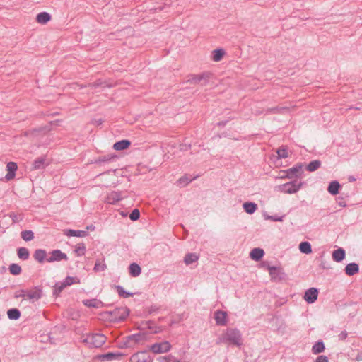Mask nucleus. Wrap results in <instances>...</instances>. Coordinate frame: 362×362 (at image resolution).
Listing matches in <instances>:
<instances>
[{
    "mask_svg": "<svg viewBox=\"0 0 362 362\" xmlns=\"http://www.w3.org/2000/svg\"><path fill=\"white\" fill-rule=\"evenodd\" d=\"M145 338V336L144 334L141 333H136L134 334H131L127 337V341L128 342H130L131 341H134L135 343H139L144 340Z\"/></svg>",
    "mask_w": 362,
    "mask_h": 362,
    "instance_id": "obj_36",
    "label": "nucleus"
},
{
    "mask_svg": "<svg viewBox=\"0 0 362 362\" xmlns=\"http://www.w3.org/2000/svg\"><path fill=\"white\" fill-rule=\"evenodd\" d=\"M21 237L25 241H31L34 239V233L30 230H25L21 232Z\"/></svg>",
    "mask_w": 362,
    "mask_h": 362,
    "instance_id": "obj_34",
    "label": "nucleus"
},
{
    "mask_svg": "<svg viewBox=\"0 0 362 362\" xmlns=\"http://www.w3.org/2000/svg\"><path fill=\"white\" fill-rule=\"evenodd\" d=\"M64 235L69 237H86L88 235V231L86 230H66L64 232Z\"/></svg>",
    "mask_w": 362,
    "mask_h": 362,
    "instance_id": "obj_19",
    "label": "nucleus"
},
{
    "mask_svg": "<svg viewBox=\"0 0 362 362\" xmlns=\"http://www.w3.org/2000/svg\"><path fill=\"white\" fill-rule=\"evenodd\" d=\"M86 250V245L83 243H81L76 245L74 252L77 255V256H82L85 255Z\"/></svg>",
    "mask_w": 362,
    "mask_h": 362,
    "instance_id": "obj_41",
    "label": "nucleus"
},
{
    "mask_svg": "<svg viewBox=\"0 0 362 362\" xmlns=\"http://www.w3.org/2000/svg\"><path fill=\"white\" fill-rule=\"evenodd\" d=\"M299 250L303 254H310L312 252V247L309 242H301L299 245Z\"/></svg>",
    "mask_w": 362,
    "mask_h": 362,
    "instance_id": "obj_29",
    "label": "nucleus"
},
{
    "mask_svg": "<svg viewBox=\"0 0 362 362\" xmlns=\"http://www.w3.org/2000/svg\"><path fill=\"white\" fill-rule=\"evenodd\" d=\"M228 122V121H222V122H218V125L219 126H225L226 124V123Z\"/></svg>",
    "mask_w": 362,
    "mask_h": 362,
    "instance_id": "obj_60",
    "label": "nucleus"
},
{
    "mask_svg": "<svg viewBox=\"0 0 362 362\" xmlns=\"http://www.w3.org/2000/svg\"><path fill=\"white\" fill-rule=\"evenodd\" d=\"M190 148V144H181L180 145V150L181 151H187Z\"/></svg>",
    "mask_w": 362,
    "mask_h": 362,
    "instance_id": "obj_57",
    "label": "nucleus"
},
{
    "mask_svg": "<svg viewBox=\"0 0 362 362\" xmlns=\"http://www.w3.org/2000/svg\"><path fill=\"white\" fill-rule=\"evenodd\" d=\"M122 356V354H121L119 352H117V353L109 352V353H107V354L103 355V357L108 361H110V360L115 359L118 357H120Z\"/></svg>",
    "mask_w": 362,
    "mask_h": 362,
    "instance_id": "obj_44",
    "label": "nucleus"
},
{
    "mask_svg": "<svg viewBox=\"0 0 362 362\" xmlns=\"http://www.w3.org/2000/svg\"><path fill=\"white\" fill-rule=\"evenodd\" d=\"M140 217V211L137 209H134L129 214V218L132 221H137Z\"/></svg>",
    "mask_w": 362,
    "mask_h": 362,
    "instance_id": "obj_47",
    "label": "nucleus"
},
{
    "mask_svg": "<svg viewBox=\"0 0 362 362\" xmlns=\"http://www.w3.org/2000/svg\"><path fill=\"white\" fill-rule=\"evenodd\" d=\"M47 255L45 250L37 249L33 254V258L39 263L42 264L45 260L47 261Z\"/></svg>",
    "mask_w": 362,
    "mask_h": 362,
    "instance_id": "obj_16",
    "label": "nucleus"
},
{
    "mask_svg": "<svg viewBox=\"0 0 362 362\" xmlns=\"http://www.w3.org/2000/svg\"><path fill=\"white\" fill-rule=\"evenodd\" d=\"M117 159L116 156L107 155L101 158H99L95 161V163L98 164L100 168H105V164H110Z\"/></svg>",
    "mask_w": 362,
    "mask_h": 362,
    "instance_id": "obj_14",
    "label": "nucleus"
},
{
    "mask_svg": "<svg viewBox=\"0 0 362 362\" xmlns=\"http://www.w3.org/2000/svg\"><path fill=\"white\" fill-rule=\"evenodd\" d=\"M225 54V51L223 49H216L213 52V60L219 62Z\"/></svg>",
    "mask_w": 362,
    "mask_h": 362,
    "instance_id": "obj_40",
    "label": "nucleus"
},
{
    "mask_svg": "<svg viewBox=\"0 0 362 362\" xmlns=\"http://www.w3.org/2000/svg\"><path fill=\"white\" fill-rule=\"evenodd\" d=\"M132 358L134 362H153V358L147 351L139 352Z\"/></svg>",
    "mask_w": 362,
    "mask_h": 362,
    "instance_id": "obj_12",
    "label": "nucleus"
},
{
    "mask_svg": "<svg viewBox=\"0 0 362 362\" xmlns=\"http://www.w3.org/2000/svg\"><path fill=\"white\" fill-rule=\"evenodd\" d=\"M106 337L102 334L95 333L88 335L84 342L90 344L91 347L99 348L102 346L106 341Z\"/></svg>",
    "mask_w": 362,
    "mask_h": 362,
    "instance_id": "obj_2",
    "label": "nucleus"
},
{
    "mask_svg": "<svg viewBox=\"0 0 362 362\" xmlns=\"http://www.w3.org/2000/svg\"><path fill=\"white\" fill-rule=\"evenodd\" d=\"M315 362H329V359L327 356L321 355L316 358Z\"/></svg>",
    "mask_w": 362,
    "mask_h": 362,
    "instance_id": "obj_53",
    "label": "nucleus"
},
{
    "mask_svg": "<svg viewBox=\"0 0 362 362\" xmlns=\"http://www.w3.org/2000/svg\"><path fill=\"white\" fill-rule=\"evenodd\" d=\"M345 272L348 276H354L359 271V267L356 263H349L345 267Z\"/></svg>",
    "mask_w": 362,
    "mask_h": 362,
    "instance_id": "obj_21",
    "label": "nucleus"
},
{
    "mask_svg": "<svg viewBox=\"0 0 362 362\" xmlns=\"http://www.w3.org/2000/svg\"><path fill=\"white\" fill-rule=\"evenodd\" d=\"M344 258H345V250L343 248L339 247V248H338V249H337V250L333 251V252H332V259L335 262H340Z\"/></svg>",
    "mask_w": 362,
    "mask_h": 362,
    "instance_id": "obj_22",
    "label": "nucleus"
},
{
    "mask_svg": "<svg viewBox=\"0 0 362 362\" xmlns=\"http://www.w3.org/2000/svg\"><path fill=\"white\" fill-rule=\"evenodd\" d=\"M115 289L117 290L118 295L122 298H129L133 296L134 293L125 291L124 288L119 285L115 286Z\"/></svg>",
    "mask_w": 362,
    "mask_h": 362,
    "instance_id": "obj_33",
    "label": "nucleus"
},
{
    "mask_svg": "<svg viewBox=\"0 0 362 362\" xmlns=\"http://www.w3.org/2000/svg\"><path fill=\"white\" fill-rule=\"evenodd\" d=\"M199 259L198 255L196 253H188L185 255L184 258V262L189 265L197 262Z\"/></svg>",
    "mask_w": 362,
    "mask_h": 362,
    "instance_id": "obj_32",
    "label": "nucleus"
},
{
    "mask_svg": "<svg viewBox=\"0 0 362 362\" xmlns=\"http://www.w3.org/2000/svg\"><path fill=\"white\" fill-rule=\"evenodd\" d=\"M340 187L341 185L338 181H332L327 187V191L332 195H337L339 192Z\"/></svg>",
    "mask_w": 362,
    "mask_h": 362,
    "instance_id": "obj_23",
    "label": "nucleus"
},
{
    "mask_svg": "<svg viewBox=\"0 0 362 362\" xmlns=\"http://www.w3.org/2000/svg\"><path fill=\"white\" fill-rule=\"evenodd\" d=\"M26 291L25 290H21L19 291V293H16L15 294V298H25L26 297Z\"/></svg>",
    "mask_w": 362,
    "mask_h": 362,
    "instance_id": "obj_54",
    "label": "nucleus"
},
{
    "mask_svg": "<svg viewBox=\"0 0 362 362\" xmlns=\"http://www.w3.org/2000/svg\"><path fill=\"white\" fill-rule=\"evenodd\" d=\"M277 111H278V107H274V108H272V109H268L267 110V112H276Z\"/></svg>",
    "mask_w": 362,
    "mask_h": 362,
    "instance_id": "obj_59",
    "label": "nucleus"
},
{
    "mask_svg": "<svg viewBox=\"0 0 362 362\" xmlns=\"http://www.w3.org/2000/svg\"><path fill=\"white\" fill-rule=\"evenodd\" d=\"M65 288L66 286H64L63 282L56 283L54 289V294L58 296Z\"/></svg>",
    "mask_w": 362,
    "mask_h": 362,
    "instance_id": "obj_45",
    "label": "nucleus"
},
{
    "mask_svg": "<svg viewBox=\"0 0 362 362\" xmlns=\"http://www.w3.org/2000/svg\"><path fill=\"white\" fill-rule=\"evenodd\" d=\"M284 216H267L266 219L267 220H272L273 221H283Z\"/></svg>",
    "mask_w": 362,
    "mask_h": 362,
    "instance_id": "obj_50",
    "label": "nucleus"
},
{
    "mask_svg": "<svg viewBox=\"0 0 362 362\" xmlns=\"http://www.w3.org/2000/svg\"><path fill=\"white\" fill-rule=\"evenodd\" d=\"M17 164L14 162H9L6 165V170L8 171L5 176L6 180H11L14 178L16 171L17 170Z\"/></svg>",
    "mask_w": 362,
    "mask_h": 362,
    "instance_id": "obj_15",
    "label": "nucleus"
},
{
    "mask_svg": "<svg viewBox=\"0 0 362 362\" xmlns=\"http://www.w3.org/2000/svg\"><path fill=\"white\" fill-rule=\"evenodd\" d=\"M321 165V162L318 160H314L309 163L306 170L309 172H313L317 170Z\"/></svg>",
    "mask_w": 362,
    "mask_h": 362,
    "instance_id": "obj_38",
    "label": "nucleus"
},
{
    "mask_svg": "<svg viewBox=\"0 0 362 362\" xmlns=\"http://www.w3.org/2000/svg\"><path fill=\"white\" fill-rule=\"evenodd\" d=\"M171 345L168 341L156 343L151 347V350L155 354L166 353L170 350Z\"/></svg>",
    "mask_w": 362,
    "mask_h": 362,
    "instance_id": "obj_8",
    "label": "nucleus"
},
{
    "mask_svg": "<svg viewBox=\"0 0 362 362\" xmlns=\"http://www.w3.org/2000/svg\"><path fill=\"white\" fill-rule=\"evenodd\" d=\"M301 182L293 180L279 185V189L281 192L286 194H294L301 188Z\"/></svg>",
    "mask_w": 362,
    "mask_h": 362,
    "instance_id": "obj_4",
    "label": "nucleus"
},
{
    "mask_svg": "<svg viewBox=\"0 0 362 362\" xmlns=\"http://www.w3.org/2000/svg\"><path fill=\"white\" fill-rule=\"evenodd\" d=\"M211 76L210 72H203L201 74L191 75L189 79L186 81L190 84H199L201 86H206Z\"/></svg>",
    "mask_w": 362,
    "mask_h": 362,
    "instance_id": "obj_3",
    "label": "nucleus"
},
{
    "mask_svg": "<svg viewBox=\"0 0 362 362\" xmlns=\"http://www.w3.org/2000/svg\"><path fill=\"white\" fill-rule=\"evenodd\" d=\"M10 217L11 218L13 223H18L23 218V214H16L14 213H11L10 214Z\"/></svg>",
    "mask_w": 362,
    "mask_h": 362,
    "instance_id": "obj_49",
    "label": "nucleus"
},
{
    "mask_svg": "<svg viewBox=\"0 0 362 362\" xmlns=\"http://www.w3.org/2000/svg\"><path fill=\"white\" fill-rule=\"evenodd\" d=\"M347 336H348V333H347L346 331H343V332H341L338 335L339 339L340 340H342V341L345 340V339L347 338Z\"/></svg>",
    "mask_w": 362,
    "mask_h": 362,
    "instance_id": "obj_55",
    "label": "nucleus"
},
{
    "mask_svg": "<svg viewBox=\"0 0 362 362\" xmlns=\"http://www.w3.org/2000/svg\"><path fill=\"white\" fill-rule=\"evenodd\" d=\"M111 170H114V169H112V168H108V169H107V171H108V172H110V171H111Z\"/></svg>",
    "mask_w": 362,
    "mask_h": 362,
    "instance_id": "obj_63",
    "label": "nucleus"
},
{
    "mask_svg": "<svg viewBox=\"0 0 362 362\" xmlns=\"http://www.w3.org/2000/svg\"><path fill=\"white\" fill-rule=\"evenodd\" d=\"M10 320H18L21 317V312L17 308H11L7 311Z\"/></svg>",
    "mask_w": 362,
    "mask_h": 362,
    "instance_id": "obj_35",
    "label": "nucleus"
},
{
    "mask_svg": "<svg viewBox=\"0 0 362 362\" xmlns=\"http://www.w3.org/2000/svg\"><path fill=\"white\" fill-rule=\"evenodd\" d=\"M356 361L358 362L362 361V351L358 353L357 356H356Z\"/></svg>",
    "mask_w": 362,
    "mask_h": 362,
    "instance_id": "obj_58",
    "label": "nucleus"
},
{
    "mask_svg": "<svg viewBox=\"0 0 362 362\" xmlns=\"http://www.w3.org/2000/svg\"><path fill=\"white\" fill-rule=\"evenodd\" d=\"M302 168H303V164L298 163L293 167L284 171L285 175H282V177H286V178H289V179H292L293 177H297L300 175Z\"/></svg>",
    "mask_w": 362,
    "mask_h": 362,
    "instance_id": "obj_7",
    "label": "nucleus"
},
{
    "mask_svg": "<svg viewBox=\"0 0 362 362\" xmlns=\"http://www.w3.org/2000/svg\"><path fill=\"white\" fill-rule=\"evenodd\" d=\"M156 10L161 11V10L163 9V8H161V7H158V8H156Z\"/></svg>",
    "mask_w": 362,
    "mask_h": 362,
    "instance_id": "obj_64",
    "label": "nucleus"
},
{
    "mask_svg": "<svg viewBox=\"0 0 362 362\" xmlns=\"http://www.w3.org/2000/svg\"><path fill=\"white\" fill-rule=\"evenodd\" d=\"M129 310L127 307L117 308L114 310L109 312L112 316L111 320L114 322H120L124 320L129 315Z\"/></svg>",
    "mask_w": 362,
    "mask_h": 362,
    "instance_id": "obj_5",
    "label": "nucleus"
},
{
    "mask_svg": "<svg viewBox=\"0 0 362 362\" xmlns=\"http://www.w3.org/2000/svg\"><path fill=\"white\" fill-rule=\"evenodd\" d=\"M51 20V15L47 12H41L36 16V21L38 23L45 25Z\"/></svg>",
    "mask_w": 362,
    "mask_h": 362,
    "instance_id": "obj_24",
    "label": "nucleus"
},
{
    "mask_svg": "<svg viewBox=\"0 0 362 362\" xmlns=\"http://www.w3.org/2000/svg\"><path fill=\"white\" fill-rule=\"evenodd\" d=\"M45 160V157L37 158L33 163V168L35 170L43 169L47 165Z\"/></svg>",
    "mask_w": 362,
    "mask_h": 362,
    "instance_id": "obj_27",
    "label": "nucleus"
},
{
    "mask_svg": "<svg viewBox=\"0 0 362 362\" xmlns=\"http://www.w3.org/2000/svg\"><path fill=\"white\" fill-rule=\"evenodd\" d=\"M83 304L88 308H100L103 306V303L98 299H86L83 300Z\"/></svg>",
    "mask_w": 362,
    "mask_h": 362,
    "instance_id": "obj_18",
    "label": "nucleus"
},
{
    "mask_svg": "<svg viewBox=\"0 0 362 362\" xmlns=\"http://www.w3.org/2000/svg\"><path fill=\"white\" fill-rule=\"evenodd\" d=\"M225 344L228 346L240 347L243 339L240 331L237 328H227L218 338L216 344Z\"/></svg>",
    "mask_w": 362,
    "mask_h": 362,
    "instance_id": "obj_1",
    "label": "nucleus"
},
{
    "mask_svg": "<svg viewBox=\"0 0 362 362\" xmlns=\"http://www.w3.org/2000/svg\"><path fill=\"white\" fill-rule=\"evenodd\" d=\"M160 309V306H158L156 305H152L149 309H148V313L150 314H152L153 313H156L158 312L159 310Z\"/></svg>",
    "mask_w": 362,
    "mask_h": 362,
    "instance_id": "obj_52",
    "label": "nucleus"
},
{
    "mask_svg": "<svg viewBox=\"0 0 362 362\" xmlns=\"http://www.w3.org/2000/svg\"><path fill=\"white\" fill-rule=\"evenodd\" d=\"M131 145V142L129 140H121L114 144L113 148L117 151H122L129 148Z\"/></svg>",
    "mask_w": 362,
    "mask_h": 362,
    "instance_id": "obj_25",
    "label": "nucleus"
},
{
    "mask_svg": "<svg viewBox=\"0 0 362 362\" xmlns=\"http://www.w3.org/2000/svg\"><path fill=\"white\" fill-rule=\"evenodd\" d=\"M267 269L272 280L280 281L284 279L285 274L281 272V268L269 266Z\"/></svg>",
    "mask_w": 362,
    "mask_h": 362,
    "instance_id": "obj_10",
    "label": "nucleus"
},
{
    "mask_svg": "<svg viewBox=\"0 0 362 362\" xmlns=\"http://www.w3.org/2000/svg\"><path fill=\"white\" fill-rule=\"evenodd\" d=\"M26 297L30 300H39L42 296V290L35 287L33 290L26 291Z\"/></svg>",
    "mask_w": 362,
    "mask_h": 362,
    "instance_id": "obj_17",
    "label": "nucleus"
},
{
    "mask_svg": "<svg viewBox=\"0 0 362 362\" xmlns=\"http://www.w3.org/2000/svg\"><path fill=\"white\" fill-rule=\"evenodd\" d=\"M288 147L282 146L276 150V153L279 158H286L288 157Z\"/></svg>",
    "mask_w": 362,
    "mask_h": 362,
    "instance_id": "obj_37",
    "label": "nucleus"
},
{
    "mask_svg": "<svg viewBox=\"0 0 362 362\" xmlns=\"http://www.w3.org/2000/svg\"><path fill=\"white\" fill-rule=\"evenodd\" d=\"M158 361L160 362H177V359L175 358L174 356L169 355L167 356L160 357L158 358Z\"/></svg>",
    "mask_w": 362,
    "mask_h": 362,
    "instance_id": "obj_48",
    "label": "nucleus"
},
{
    "mask_svg": "<svg viewBox=\"0 0 362 362\" xmlns=\"http://www.w3.org/2000/svg\"><path fill=\"white\" fill-rule=\"evenodd\" d=\"M243 209L249 214H253L257 209V205L254 202H245L243 204Z\"/></svg>",
    "mask_w": 362,
    "mask_h": 362,
    "instance_id": "obj_31",
    "label": "nucleus"
},
{
    "mask_svg": "<svg viewBox=\"0 0 362 362\" xmlns=\"http://www.w3.org/2000/svg\"><path fill=\"white\" fill-rule=\"evenodd\" d=\"M264 255V250L257 247L251 250L250 256L252 259L259 261L263 257Z\"/></svg>",
    "mask_w": 362,
    "mask_h": 362,
    "instance_id": "obj_20",
    "label": "nucleus"
},
{
    "mask_svg": "<svg viewBox=\"0 0 362 362\" xmlns=\"http://www.w3.org/2000/svg\"><path fill=\"white\" fill-rule=\"evenodd\" d=\"M214 318L216 324L218 326H224L227 324V313L225 311L218 310L214 313Z\"/></svg>",
    "mask_w": 362,
    "mask_h": 362,
    "instance_id": "obj_11",
    "label": "nucleus"
},
{
    "mask_svg": "<svg viewBox=\"0 0 362 362\" xmlns=\"http://www.w3.org/2000/svg\"><path fill=\"white\" fill-rule=\"evenodd\" d=\"M338 204L339 206H342V207H345L346 206V202L344 200L343 198L341 197H339L338 198V201H337Z\"/></svg>",
    "mask_w": 362,
    "mask_h": 362,
    "instance_id": "obj_56",
    "label": "nucleus"
},
{
    "mask_svg": "<svg viewBox=\"0 0 362 362\" xmlns=\"http://www.w3.org/2000/svg\"><path fill=\"white\" fill-rule=\"evenodd\" d=\"M64 284V286H71L72 284H80V279L78 278V277H73V276H67L66 277V279H64V281H62Z\"/></svg>",
    "mask_w": 362,
    "mask_h": 362,
    "instance_id": "obj_42",
    "label": "nucleus"
},
{
    "mask_svg": "<svg viewBox=\"0 0 362 362\" xmlns=\"http://www.w3.org/2000/svg\"><path fill=\"white\" fill-rule=\"evenodd\" d=\"M17 255L22 260H27L30 257L29 250L26 247H19L17 250Z\"/></svg>",
    "mask_w": 362,
    "mask_h": 362,
    "instance_id": "obj_28",
    "label": "nucleus"
},
{
    "mask_svg": "<svg viewBox=\"0 0 362 362\" xmlns=\"http://www.w3.org/2000/svg\"><path fill=\"white\" fill-rule=\"evenodd\" d=\"M103 84V82L101 80H97L96 81H95L93 83H88V86L91 87L93 88H96L99 86H102Z\"/></svg>",
    "mask_w": 362,
    "mask_h": 362,
    "instance_id": "obj_51",
    "label": "nucleus"
},
{
    "mask_svg": "<svg viewBox=\"0 0 362 362\" xmlns=\"http://www.w3.org/2000/svg\"><path fill=\"white\" fill-rule=\"evenodd\" d=\"M122 199L120 192H111L105 197V202L110 204H115L117 202Z\"/></svg>",
    "mask_w": 362,
    "mask_h": 362,
    "instance_id": "obj_13",
    "label": "nucleus"
},
{
    "mask_svg": "<svg viewBox=\"0 0 362 362\" xmlns=\"http://www.w3.org/2000/svg\"><path fill=\"white\" fill-rule=\"evenodd\" d=\"M94 228H95L94 226H88L86 228H87V230H93Z\"/></svg>",
    "mask_w": 362,
    "mask_h": 362,
    "instance_id": "obj_61",
    "label": "nucleus"
},
{
    "mask_svg": "<svg viewBox=\"0 0 362 362\" xmlns=\"http://www.w3.org/2000/svg\"><path fill=\"white\" fill-rule=\"evenodd\" d=\"M106 268H107V266L104 262H100L99 260H97L95 264L93 270L96 272H103V271L105 270Z\"/></svg>",
    "mask_w": 362,
    "mask_h": 362,
    "instance_id": "obj_46",
    "label": "nucleus"
},
{
    "mask_svg": "<svg viewBox=\"0 0 362 362\" xmlns=\"http://www.w3.org/2000/svg\"><path fill=\"white\" fill-rule=\"evenodd\" d=\"M349 181H354V180H355V178H354V177H350L349 178Z\"/></svg>",
    "mask_w": 362,
    "mask_h": 362,
    "instance_id": "obj_62",
    "label": "nucleus"
},
{
    "mask_svg": "<svg viewBox=\"0 0 362 362\" xmlns=\"http://www.w3.org/2000/svg\"><path fill=\"white\" fill-rule=\"evenodd\" d=\"M318 293V290L316 288H310L305 292L303 299L308 303H314L317 299Z\"/></svg>",
    "mask_w": 362,
    "mask_h": 362,
    "instance_id": "obj_9",
    "label": "nucleus"
},
{
    "mask_svg": "<svg viewBox=\"0 0 362 362\" xmlns=\"http://www.w3.org/2000/svg\"><path fill=\"white\" fill-rule=\"evenodd\" d=\"M194 178H192L191 176L185 175V176L180 177L177 180V185L180 187H185L187 184L192 182Z\"/></svg>",
    "mask_w": 362,
    "mask_h": 362,
    "instance_id": "obj_39",
    "label": "nucleus"
},
{
    "mask_svg": "<svg viewBox=\"0 0 362 362\" xmlns=\"http://www.w3.org/2000/svg\"><path fill=\"white\" fill-rule=\"evenodd\" d=\"M10 273L13 275H18L21 272V267L17 264H11L9 266Z\"/></svg>",
    "mask_w": 362,
    "mask_h": 362,
    "instance_id": "obj_43",
    "label": "nucleus"
},
{
    "mask_svg": "<svg viewBox=\"0 0 362 362\" xmlns=\"http://www.w3.org/2000/svg\"><path fill=\"white\" fill-rule=\"evenodd\" d=\"M129 274L133 277H137L141 273V269L140 266L136 263H132L129 267Z\"/></svg>",
    "mask_w": 362,
    "mask_h": 362,
    "instance_id": "obj_26",
    "label": "nucleus"
},
{
    "mask_svg": "<svg viewBox=\"0 0 362 362\" xmlns=\"http://www.w3.org/2000/svg\"><path fill=\"white\" fill-rule=\"evenodd\" d=\"M62 260L67 261L68 257L66 253L62 252L60 250H52L49 252V257L47 258V262L49 263Z\"/></svg>",
    "mask_w": 362,
    "mask_h": 362,
    "instance_id": "obj_6",
    "label": "nucleus"
},
{
    "mask_svg": "<svg viewBox=\"0 0 362 362\" xmlns=\"http://www.w3.org/2000/svg\"><path fill=\"white\" fill-rule=\"evenodd\" d=\"M325 344L322 341H317L312 347V353L314 354H318L325 351Z\"/></svg>",
    "mask_w": 362,
    "mask_h": 362,
    "instance_id": "obj_30",
    "label": "nucleus"
}]
</instances>
